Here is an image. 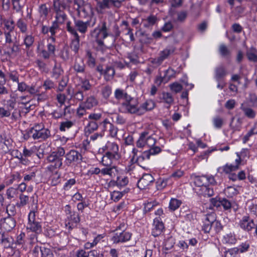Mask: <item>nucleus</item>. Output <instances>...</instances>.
<instances>
[{
    "mask_svg": "<svg viewBox=\"0 0 257 257\" xmlns=\"http://www.w3.org/2000/svg\"><path fill=\"white\" fill-rule=\"evenodd\" d=\"M213 123L216 128H220L223 125V120L222 118L217 116L213 118Z\"/></svg>",
    "mask_w": 257,
    "mask_h": 257,
    "instance_id": "nucleus-60",
    "label": "nucleus"
},
{
    "mask_svg": "<svg viewBox=\"0 0 257 257\" xmlns=\"http://www.w3.org/2000/svg\"><path fill=\"white\" fill-rule=\"evenodd\" d=\"M239 225L242 229L246 231H249L255 226L253 220L247 215L242 217Z\"/></svg>",
    "mask_w": 257,
    "mask_h": 257,
    "instance_id": "nucleus-10",
    "label": "nucleus"
},
{
    "mask_svg": "<svg viewBox=\"0 0 257 257\" xmlns=\"http://www.w3.org/2000/svg\"><path fill=\"white\" fill-rule=\"evenodd\" d=\"M123 192L114 191L111 193V198L115 202L120 199L123 195Z\"/></svg>",
    "mask_w": 257,
    "mask_h": 257,
    "instance_id": "nucleus-59",
    "label": "nucleus"
},
{
    "mask_svg": "<svg viewBox=\"0 0 257 257\" xmlns=\"http://www.w3.org/2000/svg\"><path fill=\"white\" fill-rule=\"evenodd\" d=\"M181 204V201L177 199H172L170 202L169 208L171 210L174 211L180 206Z\"/></svg>",
    "mask_w": 257,
    "mask_h": 257,
    "instance_id": "nucleus-50",
    "label": "nucleus"
},
{
    "mask_svg": "<svg viewBox=\"0 0 257 257\" xmlns=\"http://www.w3.org/2000/svg\"><path fill=\"white\" fill-rule=\"evenodd\" d=\"M71 98H73L74 99H76L79 101H82L84 99V94L83 90H78L75 92H74L73 94L71 95Z\"/></svg>",
    "mask_w": 257,
    "mask_h": 257,
    "instance_id": "nucleus-54",
    "label": "nucleus"
},
{
    "mask_svg": "<svg viewBox=\"0 0 257 257\" xmlns=\"http://www.w3.org/2000/svg\"><path fill=\"white\" fill-rule=\"evenodd\" d=\"M65 154V150L63 148H58L56 151L52 152L47 158V160L49 163H52V165L48 167L49 169L60 168L62 165L63 157Z\"/></svg>",
    "mask_w": 257,
    "mask_h": 257,
    "instance_id": "nucleus-2",
    "label": "nucleus"
},
{
    "mask_svg": "<svg viewBox=\"0 0 257 257\" xmlns=\"http://www.w3.org/2000/svg\"><path fill=\"white\" fill-rule=\"evenodd\" d=\"M36 63L41 71L45 72H47L48 71V69L47 67L46 63L43 61L41 60H37L36 61Z\"/></svg>",
    "mask_w": 257,
    "mask_h": 257,
    "instance_id": "nucleus-62",
    "label": "nucleus"
},
{
    "mask_svg": "<svg viewBox=\"0 0 257 257\" xmlns=\"http://www.w3.org/2000/svg\"><path fill=\"white\" fill-rule=\"evenodd\" d=\"M73 122L71 121L67 120L66 121L62 122L60 125V130L61 131H65L66 130L69 129L73 125Z\"/></svg>",
    "mask_w": 257,
    "mask_h": 257,
    "instance_id": "nucleus-58",
    "label": "nucleus"
},
{
    "mask_svg": "<svg viewBox=\"0 0 257 257\" xmlns=\"http://www.w3.org/2000/svg\"><path fill=\"white\" fill-rule=\"evenodd\" d=\"M207 219L211 222L212 228H213L215 232H219L222 228L220 222L216 220L215 214L214 213L208 214Z\"/></svg>",
    "mask_w": 257,
    "mask_h": 257,
    "instance_id": "nucleus-21",
    "label": "nucleus"
},
{
    "mask_svg": "<svg viewBox=\"0 0 257 257\" xmlns=\"http://www.w3.org/2000/svg\"><path fill=\"white\" fill-rule=\"evenodd\" d=\"M114 155L110 151L107 152L102 158V164L106 167H110L112 164V160L115 158Z\"/></svg>",
    "mask_w": 257,
    "mask_h": 257,
    "instance_id": "nucleus-29",
    "label": "nucleus"
},
{
    "mask_svg": "<svg viewBox=\"0 0 257 257\" xmlns=\"http://www.w3.org/2000/svg\"><path fill=\"white\" fill-rule=\"evenodd\" d=\"M241 109L243 111L244 115L249 118H253L256 114L255 111L252 109L244 106L242 104L240 107Z\"/></svg>",
    "mask_w": 257,
    "mask_h": 257,
    "instance_id": "nucleus-40",
    "label": "nucleus"
},
{
    "mask_svg": "<svg viewBox=\"0 0 257 257\" xmlns=\"http://www.w3.org/2000/svg\"><path fill=\"white\" fill-rule=\"evenodd\" d=\"M28 93H29L31 95H37L38 100H41L42 99H45L44 94L39 93V90L38 89L36 88L35 86L34 85H28L27 91Z\"/></svg>",
    "mask_w": 257,
    "mask_h": 257,
    "instance_id": "nucleus-35",
    "label": "nucleus"
},
{
    "mask_svg": "<svg viewBox=\"0 0 257 257\" xmlns=\"http://www.w3.org/2000/svg\"><path fill=\"white\" fill-rule=\"evenodd\" d=\"M55 21L59 25L63 24L67 19V16L64 12H56Z\"/></svg>",
    "mask_w": 257,
    "mask_h": 257,
    "instance_id": "nucleus-42",
    "label": "nucleus"
},
{
    "mask_svg": "<svg viewBox=\"0 0 257 257\" xmlns=\"http://www.w3.org/2000/svg\"><path fill=\"white\" fill-rule=\"evenodd\" d=\"M102 137V135L101 133H95L93 134L92 133L88 137H87L86 141L88 144H89L90 141H92L94 142L98 139H101Z\"/></svg>",
    "mask_w": 257,
    "mask_h": 257,
    "instance_id": "nucleus-57",
    "label": "nucleus"
},
{
    "mask_svg": "<svg viewBox=\"0 0 257 257\" xmlns=\"http://www.w3.org/2000/svg\"><path fill=\"white\" fill-rule=\"evenodd\" d=\"M122 25H124L125 27V29L127 31L126 35H129L131 41H134L135 39L132 32L133 30L128 27V23L126 21H123L122 22Z\"/></svg>",
    "mask_w": 257,
    "mask_h": 257,
    "instance_id": "nucleus-52",
    "label": "nucleus"
},
{
    "mask_svg": "<svg viewBox=\"0 0 257 257\" xmlns=\"http://www.w3.org/2000/svg\"><path fill=\"white\" fill-rule=\"evenodd\" d=\"M219 52L220 55L226 58H228L231 56V51L224 44H221L219 47Z\"/></svg>",
    "mask_w": 257,
    "mask_h": 257,
    "instance_id": "nucleus-37",
    "label": "nucleus"
},
{
    "mask_svg": "<svg viewBox=\"0 0 257 257\" xmlns=\"http://www.w3.org/2000/svg\"><path fill=\"white\" fill-rule=\"evenodd\" d=\"M155 106V104L153 101L151 100L146 101L140 107V115L143 114L147 111L153 109Z\"/></svg>",
    "mask_w": 257,
    "mask_h": 257,
    "instance_id": "nucleus-26",
    "label": "nucleus"
},
{
    "mask_svg": "<svg viewBox=\"0 0 257 257\" xmlns=\"http://www.w3.org/2000/svg\"><path fill=\"white\" fill-rule=\"evenodd\" d=\"M34 42V38L32 35H27L25 37L24 41V44L27 49H29L33 45Z\"/></svg>",
    "mask_w": 257,
    "mask_h": 257,
    "instance_id": "nucleus-55",
    "label": "nucleus"
},
{
    "mask_svg": "<svg viewBox=\"0 0 257 257\" xmlns=\"http://www.w3.org/2000/svg\"><path fill=\"white\" fill-rule=\"evenodd\" d=\"M67 207L68 210H66L67 214H69L70 215L68 217L70 220L75 223H78L80 221V217L79 214L75 212H72L70 209V206L67 205Z\"/></svg>",
    "mask_w": 257,
    "mask_h": 257,
    "instance_id": "nucleus-41",
    "label": "nucleus"
},
{
    "mask_svg": "<svg viewBox=\"0 0 257 257\" xmlns=\"http://www.w3.org/2000/svg\"><path fill=\"white\" fill-rule=\"evenodd\" d=\"M170 88L172 91L177 93L181 91L182 86L180 84L175 82L170 84Z\"/></svg>",
    "mask_w": 257,
    "mask_h": 257,
    "instance_id": "nucleus-64",
    "label": "nucleus"
},
{
    "mask_svg": "<svg viewBox=\"0 0 257 257\" xmlns=\"http://www.w3.org/2000/svg\"><path fill=\"white\" fill-rule=\"evenodd\" d=\"M59 56L65 61H67L69 59V49L67 46H65L62 48L60 51Z\"/></svg>",
    "mask_w": 257,
    "mask_h": 257,
    "instance_id": "nucleus-45",
    "label": "nucleus"
},
{
    "mask_svg": "<svg viewBox=\"0 0 257 257\" xmlns=\"http://www.w3.org/2000/svg\"><path fill=\"white\" fill-rule=\"evenodd\" d=\"M68 0H57L54 2V8L55 12H63V10L66 8Z\"/></svg>",
    "mask_w": 257,
    "mask_h": 257,
    "instance_id": "nucleus-27",
    "label": "nucleus"
},
{
    "mask_svg": "<svg viewBox=\"0 0 257 257\" xmlns=\"http://www.w3.org/2000/svg\"><path fill=\"white\" fill-rule=\"evenodd\" d=\"M141 38L140 39V42L144 44L151 43L153 40L152 37L150 34H147L145 32H141L140 33Z\"/></svg>",
    "mask_w": 257,
    "mask_h": 257,
    "instance_id": "nucleus-47",
    "label": "nucleus"
},
{
    "mask_svg": "<svg viewBox=\"0 0 257 257\" xmlns=\"http://www.w3.org/2000/svg\"><path fill=\"white\" fill-rule=\"evenodd\" d=\"M13 238L8 233L0 232V244L5 248L11 247L13 242Z\"/></svg>",
    "mask_w": 257,
    "mask_h": 257,
    "instance_id": "nucleus-17",
    "label": "nucleus"
},
{
    "mask_svg": "<svg viewBox=\"0 0 257 257\" xmlns=\"http://www.w3.org/2000/svg\"><path fill=\"white\" fill-rule=\"evenodd\" d=\"M214 78L217 82L221 81L227 75V72L224 66L220 65L214 69Z\"/></svg>",
    "mask_w": 257,
    "mask_h": 257,
    "instance_id": "nucleus-20",
    "label": "nucleus"
},
{
    "mask_svg": "<svg viewBox=\"0 0 257 257\" xmlns=\"http://www.w3.org/2000/svg\"><path fill=\"white\" fill-rule=\"evenodd\" d=\"M35 194L31 198L32 199L34 207H33L28 215V222L27 225V229L30 230L35 233L39 234L42 232V226L36 219V213L37 212V200L35 199Z\"/></svg>",
    "mask_w": 257,
    "mask_h": 257,
    "instance_id": "nucleus-1",
    "label": "nucleus"
},
{
    "mask_svg": "<svg viewBox=\"0 0 257 257\" xmlns=\"http://www.w3.org/2000/svg\"><path fill=\"white\" fill-rule=\"evenodd\" d=\"M18 191L17 189L10 187L8 189H7L6 192V195L8 199H12L15 197V195L17 194Z\"/></svg>",
    "mask_w": 257,
    "mask_h": 257,
    "instance_id": "nucleus-61",
    "label": "nucleus"
},
{
    "mask_svg": "<svg viewBox=\"0 0 257 257\" xmlns=\"http://www.w3.org/2000/svg\"><path fill=\"white\" fill-rule=\"evenodd\" d=\"M165 229L163 221L160 217H156L154 220L153 227L152 228V234L157 237L160 235Z\"/></svg>",
    "mask_w": 257,
    "mask_h": 257,
    "instance_id": "nucleus-11",
    "label": "nucleus"
},
{
    "mask_svg": "<svg viewBox=\"0 0 257 257\" xmlns=\"http://www.w3.org/2000/svg\"><path fill=\"white\" fill-rule=\"evenodd\" d=\"M197 192L201 195L204 196L211 197L213 196L214 191L212 188H210L207 186H203V188H200L198 190H196Z\"/></svg>",
    "mask_w": 257,
    "mask_h": 257,
    "instance_id": "nucleus-32",
    "label": "nucleus"
},
{
    "mask_svg": "<svg viewBox=\"0 0 257 257\" xmlns=\"http://www.w3.org/2000/svg\"><path fill=\"white\" fill-rule=\"evenodd\" d=\"M161 99L163 102L169 105L167 108H169L174 102V98L172 94L169 92H162Z\"/></svg>",
    "mask_w": 257,
    "mask_h": 257,
    "instance_id": "nucleus-34",
    "label": "nucleus"
},
{
    "mask_svg": "<svg viewBox=\"0 0 257 257\" xmlns=\"http://www.w3.org/2000/svg\"><path fill=\"white\" fill-rule=\"evenodd\" d=\"M208 214L205 215L204 223L202 226V229L206 233L209 232L211 229L212 228L211 222H210L208 219Z\"/></svg>",
    "mask_w": 257,
    "mask_h": 257,
    "instance_id": "nucleus-53",
    "label": "nucleus"
},
{
    "mask_svg": "<svg viewBox=\"0 0 257 257\" xmlns=\"http://www.w3.org/2000/svg\"><path fill=\"white\" fill-rule=\"evenodd\" d=\"M75 28L76 31H78L81 34H85L88 30V28L90 25V22L89 21L83 22L80 20H75L74 21Z\"/></svg>",
    "mask_w": 257,
    "mask_h": 257,
    "instance_id": "nucleus-15",
    "label": "nucleus"
},
{
    "mask_svg": "<svg viewBox=\"0 0 257 257\" xmlns=\"http://www.w3.org/2000/svg\"><path fill=\"white\" fill-rule=\"evenodd\" d=\"M241 124V120L239 117H232L229 125L235 131L239 130Z\"/></svg>",
    "mask_w": 257,
    "mask_h": 257,
    "instance_id": "nucleus-38",
    "label": "nucleus"
},
{
    "mask_svg": "<svg viewBox=\"0 0 257 257\" xmlns=\"http://www.w3.org/2000/svg\"><path fill=\"white\" fill-rule=\"evenodd\" d=\"M21 179L20 174L18 172L13 173L10 178H8L6 182L7 185L13 184L15 181L19 180Z\"/></svg>",
    "mask_w": 257,
    "mask_h": 257,
    "instance_id": "nucleus-48",
    "label": "nucleus"
},
{
    "mask_svg": "<svg viewBox=\"0 0 257 257\" xmlns=\"http://www.w3.org/2000/svg\"><path fill=\"white\" fill-rule=\"evenodd\" d=\"M115 98L117 100L124 99L125 101L131 100V97L124 90L116 89L114 92Z\"/></svg>",
    "mask_w": 257,
    "mask_h": 257,
    "instance_id": "nucleus-30",
    "label": "nucleus"
},
{
    "mask_svg": "<svg viewBox=\"0 0 257 257\" xmlns=\"http://www.w3.org/2000/svg\"><path fill=\"white\" fill-rule=\"evenodd\" d=\"M73 69L77 73H84L85 65L82 59L76 58L73 65Z\"/></svg>",
    "mask_w": 257,
    "mask_h": 257,
    "instance_id": "nucleus-24",
    "label": "nucleus"
},
{
    "mask_svg": "<svg viewBox=\"0 0 257 257\" xmlns=\"http://www.w3.org/2000/svg\"><path fill=\"white\" fill-rule=\"evenodd\" d=\"M125 0H102L98 2L96 6V11L99 14H102L105 9H110L113 8H119L122 3Z\"/></svg>",
    "mask_w": 257,
    "mask_h": 257,
    "instance_id": "nucleus-3",
    "label": "nucleus"
},
{
    "mask_svg": "<svg viewBox=\"0 0 257 257\" xmlns=\"http://www.w3.org/2000/svg\"><path fill=\"white\" fill-rule=\"evenodd\" d=\"M131 236L132 234L128 232L125 231L118 232L117 230L116 232L112 237L111 240L115 243L124 242L129 240L131 238Z\"/></svg>",
    "mask_w": 257,
    "mask_h": 257,
    "instance_id": "nucleus-8",
    "label": "nucleus"
},
{
    "mask_svg": "<svg viewBox=\"0 0 257 257\" xmlns=\"http://www.w3.org/2000/svg\"><path fill=\"white\" fill-rule=\"evenodd\" d=\"M208 179L206 176H196L194 179V183L196 186L203 188V186L208 185Z\"/></svg>",
    "mask_w": 257,
    "mask_h": 257,
    "instance_id": "nucleus-28",
    "label": "nucleus"
},
{
    "mask_svg": "<svg viewBox=\"0 0 257 257\" xmlns=\"http://www.w3.org/2000/svg\"><path fill=\"white\" fill-rule=\"evenodd\" d=\"M16 225V221L15 219L11 216H8L4 219L2 226L6 231L9 232L13 229Z\"/></svg>",
    "mask_w": 257,
    "mask_h": 257,
    "instance_id": "nucleus-19",
    "label": "nucleus"
},
{
    "mask_svg": "<svg viewBox=\"0 0 257 257\" xmlns=\"http://www.w3.org/2000/svg\"><path fill=\"white\" fill-rule=\"evenodd\" d=\"M90 34L91 36H94L95 34L101 35V37L103 39L106 38L108 36L110 35V34L108 33V30L106 27V23L105 22H102V26L100 28H95L91 31Z\"/></svg>",
    "mask_w": 257,
    "mask_h": 257,
    "instance_id": "nucleus-13",
    "label": "nucleus"
},
{
    "mask_svg": "<svg viewBox=\"0 0 257 257\" xmlns=\"http://www.w3.org/2000/svg\"><path fill=\"white\" fill-rule=\"evenodd\" d=\"M246 55L249 61L253 62H257V50L251 47L246 51Z\"/></svg>",
    "mask_w": 257,
    "mask_h": 257,
    "instance_id": "nucleus-31",
    "label": "nucleus"
},
{
    "mask_svg": "<svg viewBox=\"0 0 257 257\" xmlns=\"http://www.w3.org/2000/svg\"><path fill=\"white\" fill-rule=\"evenodd\" d=\"M161 151V149L159 147H154L151 148L148 151L144 152L142 154L139 156L137 160L139 164H140L145 160H149L151 155H156Z\"/></svg>",
    "mask_w": 257,
    "mask_h": 257,
    "instance_id": "nucleus-7",
    "label": "nucleus"
},
{
    "mask_svg": "<svg viewBox=\"0 0 257 257\" xmlns=\"http://www.w3.org/2000/svg\"><path fill=\"white\" fill-rule=\"evenodd\" d=\"M63 73V70L60 65L55 64L52 69V77L56 79H58Z\"/></svg>",
    "mask_w": 257,
    "mask_h": 257,
    "instance_id": "nucleus-43",
    "label": "nucleus"
},
{
    "mask_svg": "<svg viewBox=\"0 0 257 257\" xmlns=\"http://www.w3.org/2000/svg\"><path fill=\"white\" fill-rule=\"evenodd\" d=\"M66 162L68 164H70L72 162H80L82 159L81 154L78 151L74 150H70L65 155Z\"/></svg>",
    "mask_w": 257,
    "mask_h": 257,
    "instance_id": "nucleus-9",
    "label": "nucleus"
},
{
    "mask_svg": "<svg viewBox=\"0 0 257 257\" xmlns=\"http://www.w3.org/2000/svg\"><path fill=\"white\" fill-rule=\"evenodd\" d=\"M81 103L83 104L84 107L87 109H90L97 105L98 101L94 96H90L87 97L86 100L83 102H81Z\"/></svg>",
    "mask_w": 257,
    "mask_h": 257,
    "instance_id": "nucleus-25",
    "label": "nucleus"
},
{
    "mask_svg": "<svg viewBox=\"0 0 257 257\" xmlns=\"http://www.w3.org/2000/svg\"><path fill=\"white\" fill-rule=\"evenodd\" d=\"M98 127V124L97 122L90 120L84 128L85 135L87 137H88L91 134L97 130Z\"/></svg>",
    "mask_w": 257,
    "mask_h": 257,
    "instance_id": "nucleus-22",
    "label": "nucleus"
},
{
    "mask_svg": "<svg viewBox=\"0 0 257 257\" xmlns=\"http://www.w3.org/2000/svg\"><path fill=\"white\" fill-rule=\"evenodd\" d=\"M41 257H53V253L50 249L42 247L41 250Z\"/></svg>",
    "mask_w": 257,
    "mask_h": 257,
    "instance_id": "nucleus-63",
    "label": "nucleus"
},
{
    "mask_svg": "<svg viewBox=\"0 0 257 257\" xmlns=\"http://www.w3.org/2000/svg\"><path fill=\"white\" fill-rule=\"evenodd\" d=\"M158 21L156 16L151 15L149 16L146 19L143 21L142 24L144 27L150 28L155 25Z\"/></svg>",
    "mask_w": 257,
    "mask_h": 257,
    "instance_id": "nucleus-33",
    "label": "nucleus"
},
{
    "mask_svg": "<svg viewBox=\"0 0 257 257\" xmlns=\"http://www.w3.org/2000/svg\"><path fill=\"white\" fill-rule=\"evenodd\" d=\"M4 36L5 43L7 44L14 43V42L20 41V35L15 31H5Z\"/></svg>",
    "mask_w": 257,
    "mask_h": 257,
    "instance_id": "nucleus-16",
    "label": "nucleus"
},
{
    "mask_svg": "<svg viewBox=\"0 0 257 257\" xmlns=\"http://www.w3.org/2000/svg\"><path fill=\"white\" fill-rule=\"evenodd\" d=\"M20 41L8 44L7 54L10 56H17L21 52Z\"/></svg>",
    "mask_w": 257,
    "mask_h": 257,
    "instance_id": "nucleus-12",
    "label": "nucleus"
},
{
    "mask_svg": "<svg viewBox=\"0 0 257 257\" xmlns=\"http://www.w3.org/2000/svg\"><path fill=\"white\" fill-rule=\"evenodd\" d=\"M154 181L153 177L150 174H144L138 182V187L140 189H145Z\"/></svg>",
    "mask_w": 257,
    "mask_h": 257,
    "instance_id": "nucleus-14",
    "label": "nucleus"
},
{
    "mask_svg": "<svg viewBox=\"0 0 257 257\" xmlns=\"http://www.w3.org/2000/svg\"><path fill=\"white\" fill-rule=\"evenodd\" d=\"M107 148L109 149V151L110 152L111 154L114 155V157H115L116 155H117V152L118 151V147L117 144L115 143H109L107 145Z\"/></svg>",
    "mask_w": 257,
    "mask_h": 257,
    "instance_id": "nucleus-51",
    "label": "nucleus"
},
{
    "mask_svg": "<svg viewBox=\"0 0 257 257\" xmlns=\"http://www.w3.org/2000/svg\"><path fill=\"white\" fill-rule=\"evenodd\" d=\"M20 202L17 203V206L18 207H22L27 204L29 202V197L28 196L21 193L19 196Z\"/></svg>",
    "mask_w": 257,
    "mask_h": 257,
    "instance_id": "nucleus-44",
    "label": "nucleus"
},
{
    "mask_svg": "<svg viewBox=\"0 0 257 257\" xmlns=\"http://www.w3.org/2000/svg\"><path fill=\"white\" fill-rule=\"evenodd\" d=\"M71 22L68 21L66 24V29L69 33L73 35L75 37V38L72 41L70 45V48L75 53H77L79 50L80 46L79 36L77 32H76V30L74 27L71 26Z\"/></svg>",
    "mask_w": 257,
    "mask_h": 257,
    "instance_id": "nucleus-5",
    "label": "nucleus"
},
{
    "mask_svg": "<svg viewBox=\"0 0 257 257\" xmlns=\"http://www.w3.org/2000/svg\"><path fill=\"white\" fill-rule=\"evenodd\" d=\"M121 109L123 112L125 113H136L140 115V107H138L137 105L134 103L132 98H131V100L126 101V102L122 103Z\"/></svg>",
    "mask_w": 257,
    "mask_h": 257,
    "instance_id": "nucleus-6",
    "label": "nucleus"
},
{
    "mask_svg": "<svg viewBox=\"0 0 257 257\" xmlns=\"http://www.w3.org/2000/svg\"><path fill=\"white\" fill-rule=\"evenodd\" d=\"M104 127H108L109 129L110 135L111 137H116L117 133V129L114 127L111 123H109L107 119H105L102 123Z\"/></svg>",
    "mask_w": 257,
    "mask_h": 257,
    "instance_id": "nucleus-39",
    "label": "nucleus"
},
{
    "mask_svg": "<svg viewBox=\"0 0 257 257\" xmlns=\"http://www.w3.org/2000/svg\"><path fill=\"white\" fill-rule=\"evenodd\" d=\"M148 133L144 132L141 133L139 140L137 142V146L139 148H143L147 146V141Z\"/></svg>",
    "mask_w": 257,
    "mask_h": 257,
    "instance_id": "nucleus-36",
    "label": "nucleus"
},
{
    "mask_svg": "<svg viewBox=\"0 0 257 257\" xmlns=\"http://www.w3.org/2000/svg\"><path fill=\"white\" fill-rule=\"evenodd\" d=\"M176 48L174 46H168L161 51L159 53V56L157 58L153 59L151 63L158 66L162 64L163 62L168 59L169 56L172 55L175 51Z\"/></svg>",
    "mask_w": 257,
    "mask_h": 257,
    "instance_id": "nucleus-4",
    "label": "nucleus"
},
{
    "mask_svg": "<svg viewBox=\"0 0 257 257\" xmlns=\"http://www.w3.org/2000/svg\"><path fill=\"white\" fill-rule=\"evenodd\" d=\"M175 244L174 239L172 237H169L164 242V247L166 250L171 249Z\"/></svg>",
    "mask_w": 257,
    "mask_h": 257,
    "instance_id": "nucleus-56",
    "label": "nucleus"
},
{
    "mask_svg": "<svg viewBox=\"0 0 257 257\" xmlns=\"http://www.w3.org/2000/svg\"><path fill=\"white\" fill-rule=\"evenodd\" d=\"M240 164V158L239 157L238 159L235 160V165H228L226 164L225 166H223L222 168H220V169H222L223 172L224 173L228 174L230 173L232 171H235L238 169V166Z\"/></svg>",
    "mask_w": 257,
    "mask_h": 257,
    "instance_id": "nucleus-23",
    "label": "nucleus"
},
{
    "mask_svg": "<svg viewBox=\"0 0 257 257\" xmlns=\"http://www.w3.org/2000/svg\"><path fill=\"white\" fill-rule=\"evenodd\" d=\"M175 72L173 69L171 68H168L165 71V74L163 76L165 78V82H168L171 78L174 77Z\"/></svg>",
    "mask_w": 257,
    "mask_h": 257,
    "instance_id": "nucleus-49",
    "label": "nucleus"
},
{
    "mask_svg": "<svg viewBox=\"0 0 257 257\" xmlns=\"http://www.w3.org/2000/svg\"><path fill=\"white\" fill-rule=\"evenodd\" d=\"M0 143L6 144L7 146H11L12 145V140L5 132H3L0 135Z\"/></svg>",
    "mask_w": 257,
    "mask_h": 257,
    "instance_id": "nucleus-46",
    "label": "nucleus"
},
{
    "mask_svg": "<svg viewBox=\"0 0 257 257\" xmlns=\"http://www.w3.org/2000/svg\"><path fill=\"white\" fill-rule=\"evenodd\" d=\"M29 136H32V138L34 140H45L47 138H48L50 136V131L47 130H42L40 131L34 132V133H32L30 134H28V135Z\"/></svg>",
    "mask_w": 257,
    "mask_h": 257,
    "instance_id": "nucleus-18",
    "label": "nucleus"
}]
</instances>
